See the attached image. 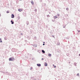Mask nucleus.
Returning a JSON list of instances; mask_svg holds the SVG:
<instances>
[{"mask_svg":"<svg viewBox=\"0 0 80 80\" xmlns=\"http://www.w3.org/2000/svg\"><path fill=\"white\" fill-rule=\"evenodd\" d=\"M9 60L10 61H12L13 60H14V58H12V57L11 58H9Z\"/></svg>","mask_w":80,"mask_h":80,"instance_id":"nucleus-1","label":"nucleus"},{"mask_svg":"<svg viewBox=\"0 0 80 80\" xmlns=\"http://www.w3.org/2000/svg\"><path fill=\"white\" fill-rule=\"evenodd\" d=\"M58 18V17H57V16H54V17H53V18L54 19H56V18Z\"/></svg>","mask_w":80,"mask_h":80,"instance_id":"nucleus-4","label":"nucleus"},{"mask_svg":"<svg viewBox=\"0 0 80 80\" xmlns=\"http://www.w3.org/2000/svg\"><path fill=\"white\" fill-rule=\"evenodd\" d=\"M77 75L78 76H79V73H78V74H77Z\"/></svg>","mask_w":80,"mask_h":80,"instance_id":"nucleus-15","label":"nucleus"},{"mask_svg":"<svg viewBox=\"0 0 80 80\" xmlns=\"http://www.w3.org/2000/svg\"><path fill=\"white\" fill-rule=\"evenodd\" d=\"M0 42H2V41H1Z\"/></svg>","mask_w":80,"mask_h":80,"instance_id":"nucleus-18","label":"nucleus"},{"mask_svg":"<svg viewBox=\"0 0 80 80\" xmlns=\"http://www.w3.org/2000/svg\"><path fill=\"white\" fill-rule=\"evenodd\" d=\"M57 16H58V17L60 16V14H58L57 15Z\"/></svg>","mask_w":80,"mask_h":80,"instance_id":"nucleus-12","label":"nucleus"},{"mask_svg":"<svg viewBox=\"0 0 80 80\" xmlns=\"http://www.w3.org/2000/svg\"><path fill=\"white\" fill-rule=\"evenodd\" d=\"M43 45H45V44H43Z\"/></svg>","mask_w":80,"mask_h":80,"instance_id":"nucleus-19","label":"nucleus"},{"mask_svg":"<svg viewBox=\"0 0 80 80\" xmlns=\"http://www.w3.org/2000/svg\"><path fill=\"white\" fill-rule=\"evenodd\" d=\"M42 60H43V58H42Z\"/></svg>","mask_w":80,"mask_h":80,"instance_id":"nucleus-20","label":"nucleus"},{"mask_svg":"<svg viewBox=\"0 0 80 80\" xmlns=\"http://www.w3.org/2000/svg\"><path fill=\"white\" fill-rule=\"evenodd\" d=\"M80 32L79 31H78V32Z\"/></svg>","mask_w":80,"mask_h":80,"instance_id":"nucleus-23","label":"nucleus"},{"mask_svg":"<svg viewBox=\"0 0 80 80\" xmlns=\"http://www.w3.org/2000/svg\"><path fill=\"white\" fill-rule=\"evenodd\" d=\"M37 65L38 67H40L41 66L40 64H37Z\"/></svg>","mask_w":80,"mask_h":80,"instance_id":"nucleus-5","label":"nucleus"},{"mask_svg":"<svg viewBox=\"0 0 80 80\" xmlns=\"http://www.w3.org/2000/svg\"><path fill=\"white\" fill-rule=\"evenodd\" d=\"M1 40V38H0V40Z\"/></svg>","mask_w":80,"mask_h":80,"instance_id":"nucleus-22","label":"nucleus"},{"mask_svg":"<svg viewBox=\"0 0 80 80\" xmlns=\"http://www.w3.org/2000/svg\"><path fill=\"white\" fill-rule=\"evenodd\" d=\"M48 56L49 57H51L52 55L50 54H48Z\"/></svg>","mask_w":80,"mask_h":80,"instance_id":"nucleus-8","label":"nucleus"},{"mask_svg":"<svg viewBox=\"0 0 80 80\" xmlns=\"http://www.w3.org/2000/svg\"><path fill=\"white\" fill-rule=\"evenodd\" d=\"M11 22H13V21H11Z\"/></svg>","mask_w":80,"mask_h":80,"instance_id":"nucleus-17","label":"nucleus"},{"mask_svg":"<svg viewBox=\"0 0 80 80\" xmlns=\"http://www.w3.org/2000/svg\"><path fill=\"white\" fill-rule=\"evenodd\" d=\"M48 65V64H47V63L46 62L45 63V66H47Z\"/></svg>","mask_w":80,"mask_h":80,"instance_id":"nucleus-7","label":"nucleus"},{"mask_svg":"<svg viewBox=\"0 0 80 80\" xmlns=\"http://www.w3.org/2000/svg\"><path fill=\"white\" fill-rule=\"evenodd\" d=\"M53 66H54V64H53Z\"/></svg>","mask_w":80,"mask_h":80,"instance_id":"nucleus-25","label":"nucleus"},{"mask_svg":"<svg viewBox=\"0 0 80 80\" xmlns=\"http://www.w3.org/2000/svg\"><path fill=\"white\" fill-rule=\"evenodd\" d=\"M66 10H69V8H66Z\"/></svg>","mask_w":80,"mask_h":80,"instance_id":"nucleus-13","label":"nucleus"},{"mask_svg":"<svg viewBox=\"0 0 80 80\" xmlns=\"http://www.w3.org/2000/svg\"><path fill=\"white\" fill-rule=\"evenodd\" d=\"M50 17V16L49 15H47V17L48 18H49V17Z\"/></svg>","mask_w":80,"mask_h":80,"instance_id":"nucleus-11","label":"nucleus"},{"mask_svg":"<svg viewBox=\"0 0 80 80\" xmlns=\"http://www.w3.org/2000/svg\"><path fill=\"white\" fill-rule=\"evenodd\" d=\"M21 0H19V1H21Z\"/></svg>","mask_w":80,"mask_h":80,"instance_id":"nucleus-21","label":"nucleus"},{"mask_svg":"<svg viewBox=\"0 0 80 80\" xmlns=\"http://www.w3.org/2000/svg\"><path fill=\"white\" fill-rule=\"evenodd\" d=\"M18 10L20 12H21V11H22V9H19Z\"/></svg>","mask_w":80,"mask_h":80,"instance_id":"nucleus-3","label":"nucleus"},{"mask_svg":"<svg viewBox=\"0 0 80 80\" xmlns=\"http://www.w3.org/2000/svg\"><path fill=\"white\" fill-rule=\"evenodd\" d=\"M42 52L43 53H45V52L43 50H42Z\"/></svg>","mask_w":80,"mask_h":80,"instance_id":"nucleus-9","label":"nucleus"},{"mask_svg":"<svg viewBox=\"0 0 80 80\" xmlns=\"http://www.w3.org/2000/svg\"><path fill=\"white\" fill-rule=\"evenodd\" d=\"M54 68H56V66H54Z\"/></svg>","mask_w":80,"mask_h":80,"instance_id":"nucleus-16","label":"nucleus"},{"mask_svg":"<svg viewBox=\"0 0 80 80\" xmlns=\"http://www.w3.org/2000/svg\"><path fill=\"white\" fill-rule=\"evenodd\" d=\"M6 12L7 13H9V11H6Z\"/></svg>","mask_w":80,"mask_h":80,"instance_id":"nucleus-10","label":"nucleus"},{"mask_svg":"<svg viewBox=\"0 0 80 80\" xmlns=\"http://www.w3.org/2000/svg\"><path fill=\"white\" fill-rule=\"evenodd\" d=\"M31 3H32V4L33 5H34V2H33V1H32L31 2Z\"/></svg>","mask_w":80,"mask_h":80,"instance_id":"nucleus-6","label":"nucleus"},{"mask_svg":"<svg viewBox=\"0 0 80 80\" xmlns=\"http://www.w3.org/2000/svg\"><path fill=\"white\" fill-rule=\"evenodd\" d=\"M79 56H80V54H79Z\"/></svg>","mask_w":80,"mask_h":80,"instance_id":"nucleus-24","label":"nucleus"},{"mask_svg":"<svg viewBox=\"0 0 80 80\" xmlns=\"http://www.w3.org/2000/svg\"><path fill=\"white\" fill-rule=\"evenodd\" d=\"M11 16V18H14L15 16L14 14H12Z\"/></svg>","mask_w":80,"mask_h":80,"instance_id":"nucleus-2","label":"nucleus"},{"mask_svg":"<svg viewBox=\"0 0 80 80\" xmlns=\"http://www.w3.org/2000/svg\"><path fill=\"white\" fill-rule=\"evenodd\" d=\"M14 23V22H12V24H13Z\"/></svg>","mask_w":80,"mask_h":80,"instance_id":"nucleus-14","label":"nucleus"}]
</instances>
